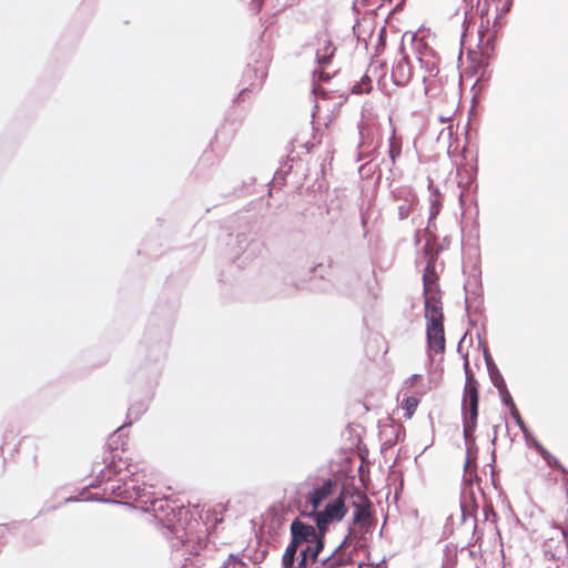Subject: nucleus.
<instances>
[{"instance_id": "12", "label": "nucleus", "mask_w": 568, "mask_h": 568, "mask_svg": "<svg viewBox=\"0 0 568 568\" xmlns=\"http://www.w3.org/2000/svg\"><path fill=\"white\" fill-rule=\"evenodd\" d=\"M418 405H419V399L417 397H415V396L406 397L402 402V408L405 410L404 416L406 418H412L413 415L415 414Z\"/></svg>"}, {"instance_id": "9", "label": "nucleus", "mask_w": 568, "mask_h": 568, "mask_svg": "<svg viewBox=\"0 0 568 568\" xmlns=\"http://www.w3.org/2000/svg\"><path fill=\"white\" fill-rule=\"evenodd\" d=\"M155 513V517L166 527H171L174 523L175 513L174 509L170 507L169 503L165 500L161 503L159 507L153 508Z\"/></svg>"}, {"instance_id": "21", "label": "nucleus", "mask_w": 568, "mask_h": 568, "mask_svg": "<svg viewBox=\"0 0 568 568\" xmlns=\"http://www.w3.org/2000/svg\"><path fill=\"white\" fill-rule=\"evenodd\" d=\"M536 448L540 453V455L542 456L544 459L549 457L550 453L547 449H545L540 444H536Z\"/></svg>"}, {"instance_id": "4", "label": "nucleus", "mask_w": 568, "mask_h": 568, "mask_svg": "<svg viewBox=\"0 0 568 568\" xmlns=\"http://www.w3.org/2000/svg\"><path fill=\"white\" fill-rule=\"evenodd\" d=\"M425 307L442 306L439 298L438 275L435 268V261L430 258L423 274Z\"/></svg>"}, {"instance_id": "18", "label": "nucleus", "mask_w": 568, "mask_h": 568, "mask_svg": "<svg viewBox=\"0 0 568 568\" xmlns=\"http://www.w3.org/2000/svg\"><path fill=\"white\" fill-rule=\"evenodd\" d=\"M545 460L552 468H557V469H561V470L564 469L561 464L558 462V459L555 456H552L551 454Z\"/></svg>"}, {"instance_id": "14", "label": "nucleus", "mask_w": 568, "mask_h": 568, "mask_svg": "<svg viewBox=\"0 0 568 568\" xmlns=\"http://www.w3.org/2000/svg\"><path fill=\"white\" fill-rule=\"evenodd\" d=\"M372 89L373 87L371 78L368 75H363L361 81L353 85L352 92L354 94H363L371 92Z\"/></svg>"}, {"instance_id": "1", "label": "nucleus", "mask_w": 568, "mask_h": 568, "mask_svg": "<svg viewBox=\"0 0 568 568\" xmlns=\"http://www.w3.org/2000/svg\"><path fill=\"white\" fill-rule=\"evenodd\" d=\"M464 368L466 374L463 396L464 435L468 438L474 434L477 425L479 384L476 381L467 359L464 363Z\"/></svg>"}, {"instance_id": "16", "label": "nucleus", "mask_w": 568, "mask_h": 568, "mask_svg": "<svg viewBox=\"0 0 568 568\" xmlns=\"http://www.w3.org/2000/svg\"><path fill=\"white\" fill-rule=\"evenodd\" d=\"M508 397H510L508 395ZM507 403L510 404V412H511V416L513 418L516 420L517 425L521 428V429H525V423L521 418V415L518 410V408L516 407L515 403L513 402L511 398H509L508 400H506Z\"/></svg>"}, {"instance_id": "13", "label": "nucleus", "mask_w": 568, "mask_h": 568, "mask_svg": "<svg viewBox=\"0 0 568 568\" xmlns=\"http://www.w3.org/2000/svg\"><path fill=\"white\" fill-rule=\"evenodd\" d=\"M298 546H300L298 544H294L293 539L290 542V545L287 546V548L283 555V565L285 568H292Z\"/></svg>"}, {"instance_id": "27", "label": "nucleus", "mask_w": 568, "mask_h": 568, "mask_svg": "<svg viewBox=\"0 0 568 568\" xmlns=\"http://www.w3.org/2000/svg\"><path fill=\"white\" fill-rule=\"evenodd\" d=\"M320 548H322V544L321 542L317 546V549H320ZM316 551H318V550H316ZM316 555H317V552L314 554V556H316Z\"/></svg>"}, {"instance_id": "23", "label": "nucleus", "mask_w": 568, "mask_h": 568, "mask_svg": "<svg viewBox=\"0 0 568 568\" xmlns=\"http://www.w3.org/2000/svg\"><path fill=\"white\" fill-rule=\"evenodd\" d=\"M452 113H453V112L447 113V114H440V115H439L440 121H442V122H446V121L450 120V118H452Z\"/></svg>"}, {"instance_id": "8", "label": "nucleus", "mask_w": 568, "mask_h": 568, "mask_svg": "<svg viewBox=\"0 0 568 568\" xmlns=\"http://www.w3.org/2000/svg\"><path fill=\"white\" fill-rule=\"evenodd\" d=\"M392 78L397 85H405L412 78V68L408 59H400L393 68Z\"/></svg>"}, {"instance_id": "19", "label": "nucleus", "mask_w": 568, "mask_h": 568, "mask_svg": "<svg viewBox=\"0 0 568 568\" xmlns=\"http://www.w3.org/2000/svg\"><path fill=\"white\" fill-rule=\"evenodd\" d=\"M422 379V376L419 374H414L412 375L408 379H407V384H409V386H415L419 381Z\"/></svg>"}, {"instance_id": "22", "label": "nucleus", "mask_w": 568, "mask_h": 568, "mask_svg": "<svg viewBox=\"0 0 568 568\" xmlns=\"http://www.w3.org/2000/svg\"><path fill=\"white\" fill-rule=\"evenodd\" d=\"M536 448L540 453V455L542 456L544 459L549 457L550 453L547 449H545L540 444H536Z\"/></svg>"}, {"instance_id": "6", "label": "nucleus", "mask_w": 568, "mask_h": 568, "mask_svg": "<svg viewBox=\"0 0 568 568\" xmlns=\"http://www.w3.org/2000/svg\"><path fill=\"white\" fill-rule=\"evenodd\" d=\"M291 534L294 544L301 545L302 542H311L317 540V534L313 526L305 525L300 520H294L291 524Z\"/></svg>"}, {"instance_id": "5", "label": "nucleus", "mask_w": 568, "mask_h": 568, "mask_svg": "<svg viewBox=\"0 0 568 568\" xmlns=\"http://www.w3.org/2000/svg\"><path fill=\"white\" fill-rule=\"evenodd\" d=\"M336 47L327 32H322L317 36L316 40V60L321 67H325L331 63L334 57Z\"/></svg>"}, {"instance_id": "26", "label": "nucleus", "mask_w": 568, "mask_h": 568, "mask_svg": "<svg viewBox=\"0 0 568 568\" xmlns=\"http://www.w3.org/2000/svg\"><path fill=\"white\" fill-rule=\"evenodd\" d=\"M336 566V560H333L332 562H329V567H335Z\"/></svg>"}, {"instance_id": "15", "label": "nucleus", "mask_w": 568, "mask_h": 568, "mask_svg": "<svg viewBox=\"0 0 568 568\" xmlns=\"http://www.w3.org/2000/svg\"><path fill=\"white\" fill-rule=\"evenodd\" d=\"M417 203L402 202L398 205V215L400 220L407 219Z\"/></svg>"}, {"instance_id": "20", "label": "nucleus", "mask_w": 568, "mask_h": 568, "mask_svg": "<svg viewBox=\"0 0 568 568\" xmlns=\"http://www.w3.org/2000/svg\"><path fill=\"white\" fill-rule=\"evenodd\" d=\"M536 448L540 453V455L542 456L544 459L549 457L550 453L547 449H545L540 444H536Z\"/></svg>"}, {"instance_id": "2", "label": "nucleus", "mask_w": 568, "mask_h": 568, "mask_svg": "<svg viewBox=\"0 0 568 568\" xmlns=\"http://www.w3.org/2000/svg\"><path fill=\"white\" fill-rule=\"evenodd\" d=\"M425 318L427 321L426 334L429 349L436 354L444 353L446 347V339L443 307H425Z\"/></svg>"}, {"instance_id": "3", "label": "nucleus", "mask_w": 568, "mask_h": 568, "mask_svg": "<svg viewBox=\"0 0 568 568\" xmlns=\"http://www.w3.org/2000/svg\"><path fill=\"white\" fill-rule=\"evenodd\" d=\"M346 514L347 508L343 495L328 503L322 511L311 513L315 517L316 526L322 535L326 532L332 523L342 520Z\"/></svg>"}, {"instance_id": "25", "label": "nucleus", "mask_w": 568, "mask_h": 568, "mask_svg": "<svg viewBox=\"0 0 568 568\" xmlns=\"http://www.w3.org/2000/svg\"><path fill=\"white\" fill-rule=\"evenodd\" d=\"M322 143V139H317L315 142L312 143V148H314L315 145L317 144H321Z\"/></svg>"}, {"instance_id": "11", "label": "nucleus", "mask_w": 568, "mask_h": 568, "mask_svg": "<svg viewBox=\"0 0 568 568\" xmlns=\"http://www.w3.org/2000/svg\"><path fill=\"white\" fill-rule=\"evenodd\" d=\"M395 201L417 203V196L413 189L407 185L397 186L392 192Z\"/></svg>"}, {"instance_id": "10", "label": "nucleus", "mask_w": 568, "mask_h": 568, "mask_svg": "<svg viewBox=\"0 0 568 568\" xmlns=\"http://www.w3.org/2000/svg\"><path fill=\"white\" fill-rule=\"evenodd\" d=\"M372 517V509L369 501L365 498L364 504L355 505L354 523L366 526Z\"/></svg>"}, {"instance_id": "24", "label": "nucleus", "mask_w": 568, "mask_h": 568, "mask_svg": "<svg viewBox=\"0 0 568 568\" xmlns=\"http://www.w3.org/2000/svg\"><path fill=\"white\" fill-rule=\"evenodd\" d=\"M320 79L321 80H324V81H327L329 79V75L324 73L323 71L320 73Z\"/></svg>"}, {"instance_id": "7", "label": "nucleus", "mask_w": 568, "mask_h": 568, "mask_svg": "<svg viewBox=\"0 0 568 568\" xmlns=\"http://www.w3.org/2000/svg\"><path fill=\"white\" fill-rule=\"evenodd\" d=\"M333 486V481L328 479L308 494L306 501L312 506L311 513H315L321 504L332 494Z\"/></svg>"}, {"instance_id": "17", "label": "nucleus", "mask_w": 568, "mask_h": 568, "mask_svg": "<svg viewBox=\"0 0 568 568\" xmlns=\"http://www.w3.org/2000/svg\"><path fill=\"white\" fill-rule=\"evenodd\" d=\"M440 207H442V203L439 200V194L435 193V194H433V197H432L429 219H435L439 214Z\"/></svg>"}]
</instances>
